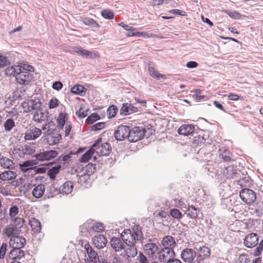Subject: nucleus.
Listing matches in <instances>:
<instances>
[{
  "label": "nucleus",
  "mask_w": 263,
  "mask_h": 263,
  "mask_svg": "<svg viewBox=\"0 0 263 263\" xmlns=\"http://www.w3.org/2000/svg\"><path fill=\"white\" fill-rule=\"evenodd\" d=\"M180 257L184 263H202L197 257V252L191 248H186L183 249Z\"/></svg>",
  "instance_id": "nucleus-1"
},
{
  "label": "nucleus",
  "mask_w": 263,
  "mask_h": 263,
  "mask_svg": "<svg viewBox=\"0 0 263 263\" xmlns=\"http://www.w3.org/2000/svg\"><path fill=\"white\" fill-rule=\"evenodd\" d=\"M239 196L245 203L249 204L253 203L256 199L255 192L248 188L242 189L239 192Z\"/></svg>",
  "instance_id": "nucleus-2"
},
{
  "label": "nucleus",
  "mask_w": 263,
  "mask_h": 263,
  "mask_svg": "<svg viewBox=\"0 0 263 263\" xmlns=\"http://www.w3.org/2000/svg\"><path fill=\"white\" fill-rule=\"evenodd\" d=\"M58 154L59 152L55 150H43L42 152L36 154L34 157H35L36 159L38 161H49L55 158L58 156Z\"/></svg>",
  "instance_id": "nucleus-3"
},
{
  "label": "nucleus",
  "mask_w": 263,
  "mask_h": 263,
  "mask_svg": "<svg viewBox=\"0 0 263 263\" xmlns=\"http://www.w3.org/2000/svg\"><path fill=\"white\" fill-rule=\"evenodd\" d=\"M129 136H130V128L126 125H119L114 133L115 139L120 141L125 139L128 140Z\"/></svg>",
  "instance_id": "nucleus-4"
},
{
  "label": "nucleus",
  "mask_w": 263,
  "mask_h": 263,
  "mask_svg": "<svg viewBox=\"0 0 263 263\" xmlns=\"http://www.w3.org/2000/svg\"><path fill=\"white\" fill-rule=\"evenodd\" d=\"M101 138H99L95 142H98L95 147L94 152H96L100 156H108L111 152V147L108 143H104L100 145Z\"/></svg>",
  "instance_id": "nucleus-5"
},
{
  "label": "nucleus",
  "mask_w": 263,
  "mask_h": 263,
  "mask_svg": "<svg viewBox=\"0 0 263 263\" xmlns=\"http://www.w3.org/2000/svg\"><path fill=\"white\" fill-rule=\"evenodd\" d=\"M144 135V130L142 127L135 126L130 129V136L128 137V141L135 142L141 140Z\"/></svg>",
  "instance_id": "nucleus-6"
},
{
  "label": "nucleus",
  "mask_w": 263,
  "mask_h": 263,
  "mask_svg": "<svg viewBox=\"0 0 263 263\" xmlns=\"http://www.w3.org/2000/svg\"><path fill=\"white\" fill-rule=\"evenodd\" d=\"M121 238L126 246L134 245L137 241L134 234L129 229L124 230L121 234Z\"/></svg>",
  "instance_id": "nucleus-7"
},
{
  "label": "nucleus",
  "mask_w": 263,
  "mask_h": 263,
  "mask_svg": "<svg viewBox=\"0 0 263 263\" xmlns=\"http://www.w3.org/2000/svg\"><path fill=\"white\" fill-rule=\"evenodd\" d=\"M15 79L18 83L26 85L30 81L31 76L28 71L22 70V66H21L20 70H18L15 75Z\"/></svg>",
  "instance_id": "nucleus-8"
},
{
  "label": "nucleus",
  "mask_w": 263,
  "mask_h": 263,
  "mask_svg": "<svg viewBox=\"0 0 263 263\" xmlns=\"http://www.w3.org/2000/svg\"><path fill=\"white\" fill-rule=\"evenodd\" d=\"M8 257L10 259L14 261L20 260L23 262L25 259V253L20 248H12L9 252Z\"/></svg>",
  "instance_id": "nucleus-9"
},
{
  "label": "nucleus",
  "mask_w": 263,
  "mask_h": 263,
  "mask_svg": "<svg viewBox=\"0 0 263 263\" xmlns=\"http://www.w3.org/2000/svg\"><path fill=\"white\" fill-rule=\"evenodd\" d=\"M26 244V239L20 236H12L9 240V246L12 248H23Z\"/></svg>",
  "instance_id": "nucleus-10"
},
{
  "label": "nucleus",
  "mask_w": 263,
  "mask_h": 263,
  "mask_svg": "<svg viewBox=\"0 0 263 263\" xmlns=\"http://www.w3.org/2000/svg\"><path fill=\"white\" fill-rule=\"evenodd\" d=\"M259 237L254 233H251L247 235L244 239V244L249 248H252L258 244Z\"/></svg>",
  "instance_id": "nucleus-11"
},
{
  "label": "nucleus",
  "mask_w": 263,
  "mask_h": 263,
  "mask_svg": "<svg viewBox=\"0 0 263 263\" xmlns=\"http://www.w3.org/2000/svg\"><path fill=\"white\" fill-rule=\"evenodd\" d=\"M161 244L162 248L170 251H174V249L176 246L175 238L170 235L164 236L162 240Z\"/></svg>",
  "instance_id": "nucleus-12"
},
{
  "label": "nucleus",
  "mask_w": 263,
  "mask_h": 263,
  "mask_svg": "<svg viewBox=\"0 0 263 263\" xmlns=\"http://www.w3.org/2000/svg\"><path fill=\"white\" fill-rule=\"evenodd\" d=\"M42 130L37 127H33L27 130L25 134V140H34L42 134Z\"/></svg>",
  "instance_id": "nucleus-13"
},
{
  "label": "nucleus",
  "mask_w": 263,
  "mask_h": 263,
  "mask_svg": "<svg viewBox=\"0 0 263 263\" xmlns=\"http://www.w3.org/2000/svg\"><path fill=\"white\" fill-rule=\"evenodd\" d=\"M223 175L227 179L237 178L239 176L240 172L237 170L236 166L230 165L226 167Z\"/></svg>",
  "instance_id": "nucleus-14"
},
{
  "label": "nucleus",
  "mask_w": 263,
  "mask_h": 263,
  "mask_svg": "<svg viewBox=\"0 0 263 263\" xmlns=\"http://www.w3.org/2000/svg\"><path fill=\"white\" fill-rule=\"evenodd\" d=\"M158 253H159V260L160 262L163 263H166L168 259L175 257L176 255L174 251L165 250L163 248Z\"/></svg>",
  "instance_id": "nucleus-15"
},
{
  "label": "nucleus",
  "mask_w": 263,
  "mask_h": 263,
  "mask_svg": "<svg viewBox=\"0 0 263 263\" xmlns=\"http://www.w3.org/2000/svg\"><path fill=\"white\" fill-rule=\"evenodd\" d=\"M59 194H61V188L59 187L58 184L54 183L47 187L46 192L44 194V198H49Z\"/></svg>",
  "instance_id": "nucleus-16"
},
{
  "label": "nucleus",
  "mask_w": 263,
  "mask_h": 263,
  "mask_svg": "<svg viewBox=\"0 0 263 263\" xmlns=\"http://www.w3.org/2000/svg\"><path fill=\"white\" fill-rule=\"evenodd\" d=\"M138 111L137 107L128 103H123L120 110L121 115L126 116Z\"/></svg>",
  "instance_id": "nucleus-17"
},
{
  "label": "nucleus",
  "mask_w": 263,
  "mask_h": 263,
  "mask_svg": "<svg viewBox=\"0 0 263 263\" xmlns=\"http://www.w3.org/2000/svg\"><path fill=\"white\" fill-rule=\"evenodd\" d=\"M93 243L98 249H101L106 246L107 242V239L104 235L99 234L92 238Z\"/></svg>",
  "instance_id": "nucleus-18"
},
{
  "label": "nucleus",
  "mask_w": 263,
  "mask_h": 263,
  "mask_svg": "<svg viewBox=\"0 0 263 263\" xmlns=\"http://www.w3.org/2000/svg\"><path fill=\"white\" fill-rule=\"evenodd\" d=\"M145 252L148 255H151L153 257L156 253L159 251V248L154 243H148L144 246Z\"/></svg>",
  "instance_id": "nucleus-19"
},
{
  "label": "nucleus",
  "mask_w": 263,
  "mask_h": 263,
  "mask_svg": "<svg viewBox=\"0 0 263 263\" xmlns=\"http://www.w3.org/2000/svg\"><path fill=\"white\" fill-rule=\"evenodd\" d=\"M111 247L116 252L119 251L125 248V243L121 238L113 237L110 240Z\"/></svg>",
  "instance_id": "nucleus-20"
},
{
  "label": "nucleus",
  "mask_w": 263,
  "mask_h": 263,
  "mask_svg": "<svg viewBox=\"0 0 263 263\" xmlns=\"http://www.w3.org/2000/svg\"><path fill=\"white\" fill-rule=\"evenodd\" d=\"M219 157L224 162H230L231 161L232 153L229 149L226 147H222L218 151Z\"/></svg>",
  "instance_id": "nucleus-21"
},
{
  "label": "nucleus",
  "mask_w": 263,
  "mask_h": 263,
  "mask_svg": "<svg viewBox=\"0 0 263 263\" xmlns=\"http://www.w3.org/2000/svg\"><path fill=\"white\" fill-rule=\"evenodd\" d=\"M194 126L191 124H183L181 125L178 130L179 135L188 136L193 134L194 132Z\"/></svg>",
  "instance_id": "nucleus-22"
},
{
  "label": "nucleus",
  "mask_w": 263,
  "mask_h": 263,
  "mask_svg": "<svg viewBox=\"0 0 263 263\" xmlns=\"http://www.w3.org/2000/svg\"><path fill=\"white\" fill-rule=\"evenodd\" d=\"M88 224H89L88 223H85L84 224L83 226H80V229H81V232H82V229L84 228H86V229L87 230L88 232L90 229H92L93 231L98 232H101L104 230V227L101 223L96 222L94 224H93V225L92 226H90V227H89Z\"/></svg>",
  "instance_id": "nucleus-23"
},
{
  "label": "nucleus",
  "mask_w": 263,
  "mask_h": 263,
  "mask_svg": "<svg viewBox=\"0 0 263 263\" xmlns=\"http://www.w3.org/2000/svg\"><path fill=\"white\" fill-rule=\"evenodd\" d=\"M98 142H95L91 147L85 153L80 159V161L82 163H85L88 161L91 158L92 155L94 154L95 147L97 146Z\"/></svg>",
  "instance_id": "nucleus-24"
},
{
  "label": "nucleus",
  "mask_w": 263,
  "mask_h": 263,
  "mask_svg": "<svg viewBox=\"0 0 263 263\" xmlns=\"http://www.w3.org/2000/svg\"><path fill=\"white\" fill-rule=\"evenodd\" d=\"M198 253V255H197V257L200 260H203L204 259L209 257L211 254L210 249L203 246L200 247L197 250Z\"/></svg>",
  "instance_id": "nucleus-25"
},
{
  "label": "nucleus",
  "mask_w": 263,
  "mask_h": 263,
  "mask_svg": "<svg viewBox=\"0 0 263 263\" xmlns=\"http://www.w3.org/2000/svg\"><path fill=\"white\" fill-rule=\"evenodd\" d=\"M68 115L65 111L59 113L57 119L58 127L59 129H62L68 119Z\"/></svg>",
  "instance_id": "nucleus-26"
},
{
  "label": "nucleus",
  "mask_w": 263,
  "mask_h": 263,
  "mask_svg": "<svg viewBox=\"0 0 263 263\" xmlns=\"http://www.w3.org/2000/svg\"><path fill=\"white\" fill-rule=\"evenodd\" d=\"M199 209L194 205H190L185 210V214L192 219H196L198 216Z\"/></svg>",
  "instance_id": "nucleus-27"
},
{
  "label": "nucleus",
  "mask_w": 263,
  "mask_h": 263,
  "mask_svg": "<svg viewBox=\"0 0 263 263\" xmlns=\"http://www.w3.org/2000/svg\"><path fill=\"white\" fill-rule=\"evenodd\" d=\"M45 192V186L43 184H40L36 186L32 191V195L35 198L42 197Z\"/></svg>",
  "instance_id": "nucleus-28"
},
{
  "label": "nucleus",
  "mask_w": 263,
  "mask_h": 263,
  "mask_svg": "<svg viewBox=\"0 0 263 263\" xmlns=\"http://www.w3.org/2000/svg\"><path fill=\"white\" fill-rule=\"evenodd\" d=\"M21 232V229L13 224H9L5 228V233L8 236H17Z\"/></svg>",
  "instance_id": "nucleus-29"
},
{
  "label": "nucleus",
  "mask_w": 263,
  "mask_h": 263,
  "mask_svg": "<svg viewBox=\"0 0 263 263\" xmlns=\"http://www.w3.org/2000/svg\"><path fill=\"white\" fill-rule=\"evenodd\" d=\"M238 177L239 179L237 180V184L241 187L249 186L251 184V178L249 176L240 173Z\"/></svg>",
  "instance_id": "nucleus-30"
},
{
  "label": "nucleus",
  "mask_w": 263,
  "mask_h": 263,
  "mask_svg": "<svg viewBox=\"0 0 263 263\" xmlns=\"http://www.w3.org/2000/svg\"><path fill=\"white\" fill-rule=\"evenodd\" d=\"M0 165L4 168L12 169L14 163L10 159L3 156L0 158Z\"/></svg>",
  "instance_id": "nucleus-31"
},
{
  "label": "nucleus",
  "mask_w": 263,
  "mask_h": 263,
  "mask_svg": "<svg viewBox=\"0 0 263 263\" xmlns=\"http://www.w3.org/2000/svg\"><path fill=\"white\" fill-rule=\"evenodd\" d=\"M87 89L82 85L77 84L71 88V92L79 95L80 96H84L86 93Z\"/></svg>",
  "instance_id": "nucleus-32"
},
{
  "label": "nucleus",
  "mask_w": 263,
  "mask_h": 263,
  "mask_svg": "<svg viewBox=\"0 0 263 263\" xmlns=\"http://www.w3.org/2000/svg\"><path fill=\"white\" fill-rule=\"evenodd\" d=\"M29 224L30 225L32 230L34 233H39L41 230V222L36 219L32 218L29 220Z\"/></svg>",
  "instance_id": "nucleus-33"
},
{
  "label": "nucleus",
  "mask_w": 263,
  "mask_h": 263,
  "mask_svg": "<svg viewBox=\"0 0 263 263\" xmlns=\"http://www.w3.org/2000/svg\"><path fill=\"white\" fill-rule=\"evenodd\" d=\"M73 183L71 181H68L65 182L62 186V188L61 189V192L62 194H68L70 193L73 190Z\"/></svg>",
  "instance_id": "nucleus-34"
},
{
  "label": "nucleus",
  "mask_w": 263,
  "mask_h": 263,
  "mask_svg": "<svg viewBox=\"0 0 263 263\" xmlns=\"http://www.w3.org/2000/svg\"><path fill=\"white\" fill-rule=\"evenodd\" d=\"M50 130L48 129L46 132L47 134H50V138L51 139V140H48V142L50 144H55L59 143L60 140L61 139V135L59 133H51L49 132Z\"/></svg>",
  "instance_id": "nucleus-35"
},
{
  "label": "nucleus",
  "mask_w": 263,
  "mask_h": 263,
  "mask_svg": "<svg viewBox=\"0 0 263 263\" xmlns=\"http://www.w3.org/2000/svg\"><path fill=\"white\" fill-rule=\"evenodd\" d=\"M47 115L41 110H36L33 114V120L36 122H41L45 121Z\"/></svg>",
  "instance_id": "nucleus-36"
},
{
  "label": "nucleus",
  "mask_w": 263,
  "mask_h": 263,
  "mask_svg": "<svg viewBox=\"0 0 263 263\" xmlns=\"http://www.w3.org/2000/svg\"><path fill=\"white\" fill-rule=\"evenodd\" d=\"M148 72L149 75L153 78L159 80L160 78H165V75L159 73L157 69L152 65H148Z\"/></svg>",
  "instance_id": "nucleus-37"
},
{
  "label": "nucleus",
  "mask_w": 263,
  "mask_h": 263,
  "mask_svg": "<svg viewBox=\"0 0 263 263\" xmlns=\"http://www.w3.org/2000/svg\"><path fill=\"white\" fill-rule=\"evenodd\" d=\"M15 173L11 171H7L0 174V179L4 181L10 180L15 177Z\"/></svg>",
  "instance_id": "nucleus-38"
},
{
  "label": "nucleus",
  "mask_w": 263,
  "mask_h": 263,
  "mask_svg": "<svg viewBox=\"0 0 263 263\" xmlns=\"http://www.w3.org/2000/svg\"><path fill=\"white\" fill-rule=\"evenodd\" d=\"M128 247L124 251L128 257H134L137 255V250L135 244L134 245L127 246Z\"/></svg>",
  "instance_id": "nucleus-39"
},
{
  "label": "nucleus",
  "mask_w": 263,
  "mask_h": 263,
  "mask_svg": "<svg viewBox=\"0 0 263 263\" xmlns=\"http://www.w3.org/2000/svg\"><path fill=\"white\" fill-rule=\"evenodd\" d=\"M81 21L86 25L92 28H99L100 25L93 19L90 18H82Z\"/></svg>",
  "instance_id": "nucleus-40"
},
{
  "label": "nucleus",
  "mask_w": 263,
  "mask_h": 263,
  "mask_svg": "<svg viewBox=\"0 0 263 263\" xmlns=\"http://www.w3.org/2000/svg\"><path fill=\"white\" fill-rule=\"evenodd\" d=\"M133 234H134L137 240L141 241L143 239V234L141 228L139 225H135L133 228Z\"/></svg>",
  "instance_id": "nucleus-41"
},
{
  "label": "nucleus",
  "mask_w": 263,
  "mask_h": 263,
  "mask_svg": "<svg viewBox=\"0 0 263 263\" xmlns=\"http://www.w3.org/2000/svg\"><path fill=\"white\" fill-rule=\"evenodd\" d=\"M21 69V66L15 65L14 66L8 67L5 70V73L8 76H13L15 77V75L17 73L18 70Z\"/></svg>",
  "instance_id": "nucleus-42"
},
{
  "label": "nucleus",
  "mask_w": 263,
  "mask_h": 263,
  "mask_svg": "<svg viewBox=\"0 0 263 263\" xmlns=\"http://www.w3.org/2000/svg\"><path fill=\"white\" fill-rule=\"evenodd\" d=\"M23 151L25 154L31 155L35 153V147L34 145H31L30 143L26 144L23 147Z\"/></svg>",
  "instance_id": "nucleus-43"
},
{
  "label": "nucleus",
  "mask_w": 263,
  "mask_h": 263,
  "mask_svg": "<svg viewBox=\"0 0 263 263\" xmlns=\"http://www.w3.org/2000/svg\"><path fill=\"white\" fill-rule=\"evenodd\" d=\"M41 106V103L36 100H30L29 109H28V112H31L32 110H37Z\"/></svg>",
  "instance_id": "nucleus-44"
},
{
  "label": "nucleus",
  "mask_w": 263,
  "mask_h": 263,
  "mask_svg": "<svg viewBox=\"0 0 263 263\" xmlns=\"http://www.w3.org/2000/svg\"><path fill=\"white\" fill-rule=\"evenodd\" d=\"M118 111V108L115 105L109 106L107 110V114L108 118H112L115 117Z\"/></svg>",
  "instance_id": "nucleus-45"
},
{
  "label": "nucleus",
  "mask_w": 263,
  "mask_h": 263,
  "mask_svg": "<svg viewBox=\"0 0 263 263\" xmlns=\"http://www.w3.org/2000/svg\"><path fill=\"white\" fill-rule=\"evenodd\" d=\"M101 15L105 19L112 20L114 18V14L113 12L109 9H106L101 11Z\"/></svg>",
  "instance_id": "nucleus-46"
},
{
  "label": "nucleus",
  "mask_w": 263,
  "mask_h": 263,
  "mask_svg": "<svg viewBox=\"0 0 263 263\" xmlns=\"http://www.w3.org/2000/svg\"><path fill=\"white\" fill-rule=\"evenodd\" d=\"M61 168V165L59 164L57 166L52 167L49 170L48 174L51 179H54L55 178V175L59 173Z\"/></svg>",
  "instance_id": "nucleus-47"
},
{
  "label": "nucleus",
  "mask_w": 263,
  "mask_h": 263,
  "mask_svg": "<svg viewBox=\"0 0 263 263\" xmlns=\"http://www.w3.org/2000/svg\"><path fill=\"white\" fill-rule=\"evenodd\" d=\"M100 119V117L97 113H93L87 117L86 120V123L88 124H92L95 121L99 120Z\"/></svg>",
  "instance_id": "nucleus-48"
},
{
  "label": "nucleus",
  "mask_w": 263,
  "mask_h": 263,
  "mask_svg": "<svg viewBox=\"0 0 263 263\" xmlns=\"http://www.w3.org/2000/svg\"><path fill=\"white\" fill-rule=\"evenodd\" d=\"M15 123L12 119L9 118L7 119L5 124L4 127L6 131H10L13 127L14 126Z\"/></svg>",
  "instance_id": "nucleus-49"
},
{
  "label": "nucleus",
  "mask_w": 263,
  "mask_h": 263,
  "mask_svg": "<svg viewBox=\"0 0 263 263\" xmlns=\"http://www.w3.org/2000/svg\"><path fill=\"white\" fill-rule=\"evenodd\" d=\"M87 254L92 261L97 262V259L99 258V256L98 255V253L93 250V249H91L87 253Z\"/></svg>",
  "instance_id": "nucleus-50"
},
{
  "label": "nucleus",
  "mask_w": 263,
  "mask_h": 263,
  "mask_svg": "<svg viewBox=\"0 0 263 263\" xmlns=\"http://www.w3.org/2000/svg\"><path fill=\"white\" fill-rule=\"evenodd\" d=\"M170 214L172 217L178 219H180L182 217L181 213L177 209L171 210Z\"/></svg>",
  "instance_id": "nucleus-51"
},
{
  "label": "nucleus",
  "mask_w": 263,
  "mask_h": 263,
  "mask_svg": "<svg viewBox=\"0 0 263 263\" xmlns=\"http://www.w3.org/2000/svg\"><path fill=\"white\" fill-rule=\"evenodd\" d=\"M33 165V163L30 160H27L23 163L20 164V167L21 170L23 172H26L28 171V167L32 166Z\"/></svg>",
  "instance_id": "nucleus-52"
},
{
  "label": "nucleus",
  "mask_w": 263,
  "mask_h": 263,
  "mask_svg": "<svg viewBox=\"0 0 263 263\" xmlns=\"http://www.w3.org/2000/svg\"><path fill=\"white\" fill-rule=\"evenodd\" d=\"M12 221L14 223V226H17L20 229L23 227L24 223L25 222L24 219L21 217L15 218Z\"/></svg>",
  "instance_id": "nucleus-53"
},
{
  "label": "nucleus",
  "mask_w": 263,
  "mask_h": 263,
  "mask_svg": "<svg viewBox=\"0 0 263 263\" xmlns=\"http://www.w3.org/2000/svg\"><path fill=\"white\" fill-rule=\"evenodd\" d=\"M81 55L86 58L93 59L96 57V54L95 51H88L83 49Z\"/></svg>",
  "instance_id": "nucleus-54"
},
{
  "label": "nucleus",
  "mask_w": 263,
  "mask_h": 263,
  "mask_svg": "<svg viewBox=\"0 0 263 263\" xmlns=\"http://www.w3.org/2000/svg\"><path fill=\"white\" fill-rule=\"evenodd\" d=\"M9 63L8 57L0 54V68L6 66Z\"/></svg>",
  "instance_id": "nucleus-55"
},
{
  "label": "nucleus",
  "mask_w": 263,
  "mask_h": 263,
  "mask_svg": "<svg viewBox=\"0 0 263 263\" xmlns=\"http://www.w3.org/2000/svg\"><path fill=\"white\" fill-rule=\"evenodd\" d=\"M77 153H78V151H77L76 152H73L72 151H70L69 154H68V155L60 156V157L58 159V161L59 162H61V161L67 162L71 158V155L76 154Z\"/></svg>",
  "instance_id": "nucleus-56"
},
{
  "label": "nucleus",
  "mask_w": 263,
  "mask_h": 263,
  "mask_svg": "<svg viewBox=\"0 0 263 263\" xmlns=\"http://www.w3.org/2000/svg\"><path fill=\"white\" fill-rule=\"evenodd\" d=\"M263 250V239L259 243V246L254 249L253 252V255L254 256H258L261 253Z\"/></svg>",
  "instance_id": "nucleus-57"
},
{
  "label": "nucleus",
  "mask_w": 263,
  "mask_h": 263,
  "mask_svg": "<svg viewBox=\"0 0 263 263\" xmlns=\"http://www.w3.org/2000/svg\"><path fill=\"white\" fill-rule=\"evenodd\" d=\"M226 12L233 19L239 20L241 18V14L235 11L227 10Z\"/></svg>",
  "instance_id": "nucleus-58"
},
{
  "label": "nucleus",
  "mask_w": 263,
  "mask_h": 263,
  "mask_svg": "<svg viewBox=\"0 0 263 263\" xmlns=\"http://www.w3.org/2000/svg\"><path fill=\"white\" fill-rule=\"evenodd\" d=\"M8 245L6 243H3L0 247V259H4L6 251H7Z\"/></svg>",
  "instance_id": "nucleus-59"
},
{
  "label": "nucleus",
  "mask_w": 263,
  "mask_h": 263,
  "mask_svg": "<svg viewBox=\"0 0 263 263\" xmlns=\"http://www.w3.org/2000/svg\"><path fill=\"white\" fill-rule=\"evenodd\" d=\"M105 122H98L91 126L92 130H99L103 129L105 127Z\"/></svg>",
  "instance_id": "nucleus-60"
},
{
  "label": "nucleus",
  "mask_w": 263,
  "mask_h": 263,
  "mask_svg": "<svg viewBox=\"0 0 263 263\" xmlns=\"http://www.w3.org/2000/svg\"><path fill=\"white\" fill-rule=\"evenodd\" d=\"M205 142V138L202 136L197 135L194 137V143L197 145H200L201 143H204Z\"/></svg>",
  "instance_id": "nucleus-61"
},
{
  "label": "nucleus",
  "mask_w": 263,
  "mask_h": 263,
  "mask_svg": "<svg viewBox=\"0 0 263 263\" xmlns=\"http://www.w3.org/2000/svg\"><path fill=\"white\" fill-rule=\"evenodd\" d=\"M18 212V207L16 205L12 206L9 210V215L11 218L15 217Z\"/></svg>",
  "instance_id": "nucleus-62"
},
{
  "label": "nucleus",
  "mask_w": 263,
  "mask_h": 263,
  "mask_svg": "<svg viewBox=\"0 0 263 263\" xmlns=\"http://www.w3.org/2000/svg\"><path fill=\"white\" fill-rule=\"evenodd\" d=\"M259 204V203H257V206L255 210V212L257 214V216L260 217L263 215V202L261 203V205Z\"/></svg>",
  "instance_id": "nucleus-63"
},
{
  "label": "nucleus",
  "mask_w": 263,
  "mask_h": 263,
  "mask_svg": "<svg viewBox=\"0 0 263 263\" xmlns=\"http://www.w3.org/2000/svg\"><path fill=\"white\" fill-rule=\"evenodd\" d=\"M137 259L140 263H150L147 257L142 253H140Z\"/></svg>",
  "instance_id": "nucleus-64"
}]
</instances>
